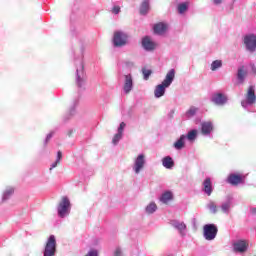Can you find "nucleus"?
Returning <instances> with one entry per match:
<instances>
[{"label": "nucleus", "mask_w": 256, "mask_h": 256, "mask_svg": "<svg viewBox=\"0 0 256 256\" xmlns=\"http://www.w3.org/2000/svg\"><path fill=\"white\" fill-rule=\"evenodd\" d=\"M75 65H76V78H75L76 85L80 90H85L87 86V74L85 72V64H84L83 56H80L79 58L75 59Z\"/></svg>", "instance_id": "obj_1"}, {"label": "nucleus", "mask_w": 256, "mask_h": 256, "mask_svg": "<svg viewBox=\"0 0 256 256\" xmlns=\"http://www.w3.org/2000/svg\"><path fill=\"white\" fill-rule=\"evenodd\" d=\"M176 76V70L175 68H171L168 70L164 80L161 82V84H157L154 90V96L155 98H161V96L165 95L166 89L171 86V84L174 82Z\"/></svg>", "instance_id": "obj_2"}, {"label": "nucleus", "mask_w": 256, "mask_h": 256, "mask_svg": "<svg viewBox=\"0 0 256 256\" xmlns=\"http://www.w3.org/2000/svg\"><path fill=\"white\" fill-rule=\"evenodd\" d=\"M71 207L72 205L69 197L63 196L61 198V201H59L58 203V207H57L58 216L61 218L68 217V215H70L71 213Z\"/></svg>", "instance_id": "obj_3"}, {"label": "nucleus", "mask_w": 256, "mask_h": 256, "mask_svg": "<svg viewBox=\"0 0 256 256\" xmlns=\"http://www.w3.org/2000/svg\"><path fill=\"white\" fill-rule=\"evenodd\" d=\"M57 253V240L55 235H50L44 246L43 256H55Z\"/></svg>", "instance_id": "obj_4"}, {"label": "nucleus", "mask_w": 256, "mask_h": 256, "mask_svg": "<svg viewBox=\"0 0 256 256\" xmlns=\"http://www.w3.org/2000/svg\"><path fill=\"white\" fill-rule=\"evenodd\" d=\"M255 103H256V88L255 86L251 85L247 89L244 100L241 101V106L243 108H248V106H252Z\"/></svg>", "instance_id": "obj_5"}, {"label": "nucleus", "mask_w": 256, "mask_h": 256, "mask_svg": "<svg viewBox=\"0 0 256 256\" xmlns=\"http://www.w3.org/2000/svg\"><path fill=\"white\" fill-rule=\"evenodd\" d=\"M243 45L248 53H256V34L247 33L244 35Z\"/></svg>", "instance_id": "obj_6"}, {"label": "nucleus", "mask_w": 256, "mask_h": 256, "mask_svg": "<svg viewBox=\"0 0 256 256\" xmlns=\"http://www.w3.org/2000/svg\"><path fill=\"white\" fill-rule=\"evenodd\" d=\"M147 160L145 154H138L136 158H134V162L132 165V170L135 174H140L142 170H144L146 166Z\"/></svg>", "instance_id": "obj_7"}, {"label": "nucleus", "mask_w": 256, "mask_h": 256, "mask_svg": "<svg viewBox=\"0 0 256 256\" xmlns=\"http://www.w3.org/2000/svg\"><path fill=\"white\" fill-rule=\"evenodd\" d=\"M218 233V227L215 223H207L204 225V237L207 241H213Z\"/></svg>", "instance_id": "obj_8"}, {"label": "nucleus", "mask_w": 256, "mask_h": 256, "mask_svg": "<svg viewBox=\"0 0 256 256\" xmlns=\"http://www.w3.org/2000/svg\"><path fill=\"white\" fill-rule=\"evenodd\" d=\"M128 39L129 37L127 33H124L123 31H116L113 39L114 47H125L128 43Z\"/></svg>", "instance_id": "obj_9"}, {"label": "nucleus", "mask_w": 256, "mask_h": 256, "mask_svg": "<svg viewBox=\"0 0 256 256\" xmlns=\"http://www.w3.org/2000/svg\"><path fill=\"white\" fill-rule=\"evenodd\" d=\"M170 225H172L174 229H177L182 237L186 235L187 225L184 223V221H180L179 219H171Z\"/></svg>", "instance_id": "obj_10"}, {"label": "nucleus", "mask_w": 256, "mask_h": 256, "mask_svg": "<svg viewBox=\"0 0 256 256\" xmlns=\"http://www.w3.org/2000/svg\"><path fill=\"white\" fill-rule=\"evenodd\" d=\"M134 88L133 76L132 74H125L124 75V94H129Z\"/></svg>", "instance_id": "obj_11"}, {"label": "nucleus", "mask_w": 256, "mask_h": 256, "mask_svg": "<svg viewBox=\"0 0 256 256\" xmlns=\"http://www.w3.org/2000/svg\"><path fill=\"white\" fill-rule=\"evenodd\" d=\"M233 249L236 252L244 253L248 249V243L243 239H237L233 242Z\"/></svg>", "instance_id": "obj_12"}, {"label": "nucleus", "mask_w": 256, "mask_h": 256, "mask_svg": "<svg viewBox=\"0 0 256 256\" xmlns=\"http://www.w3.org/2000/svg\"><path fill=\"white\" fill-rule=\"evenodd\" d=\"M227 100H228L227 96L222 92H217L212 96V102H214V104H217L218 106H223L224 104L227 103Z\"/></svg>", "instance_id": "obj_13"}, {"label": "nucleus", "mask_w": 256, "mask_h": 256, "mask_svg": "<svg viewBox=\"0 0 256 256\" xmlns=\"http://www.w3.org/2000/svg\"><path fill=\"white\" fill-rule=\"evenodd\" d=\"M125 127H126L125 122H121L118 127V132L114 135V138H112V144H114V146H117L120 140H122Z\"/></svg>", "instance_id": "obj_14"}, {"label": "nucleus", "mask_w": 256, "mask_h": 256, "mask_svg": "<svg viewBox=\"0 0 256 256\" xmlns=\"http://www.w3.org/2000/svg\"><path fill=\"white\" fill-rule=\"evenodd\" d=\"M246 76H248V68L244 65L239 66L237 69V80L239 84H244Z\"/></svg>", "instance_id": "obj_15"}, {"label": "nucleus", "mask_w": 256, "mask_h": 256, "mask_svg": "<svg viewBox=\"0 0 256 256\" xmlns=\"http://www.w3.org/2000/svg\"><path fill=\"white\" fill-rule=\"evenodd\" d=\"M142 48L145 51H155L156 49V44L155 42H153V40L151 39V37H144L142 39Z\"/></svg>", "instance_id": "obj_16"}, {"label": "nucleus", "mask_w": 256, "mask_h": 256, "mask_svg": "<svg viewBox=\"0 0 256 256\" xmlns=\"http://www.w3.org/2000/svg\"><path fill=\"white\" fill-rule=\"evenodd\" d=\"M213 123L212 122H202L201 131L203 136H209L213 132Z\"/></svg>", "instance_id": "obj_17"}, {"label": "nucleus", "mask_w": 256, "mask_h": 256, "mask_svg": "<svg viewBox=\"0 0 256 256\" xmlns=\"http://www.w3.org/2000/svg\"><path fill=\"white\" fill-rule=\"evenodd\" d=\"M162 166L167 170H172L175 166V162L171 156H165L162 158Z\"/></svg>", "instance_id": "obj_18"}, {"label": "nucleus", "mask_w": 256, "mask_h": 256, "mask_svg": "<svg viewBox=\"0 0 256 256\" xmlns=\"http://www.w3.org/2000/svg\"><path fill=\"white\" fill-rule=\"evenodd\" d=\"M187 140V136L185 134H182L176 142H174L173 146L175 150H182V148H185V141Z\"/></svg>", "instance_id": "obj_19"}, {"label": "nucleus", "mask_w": 256, "mask_h": 256, "mask_svg": "<svg viewBox=\"0 0 256 256\" xmlns=\"http://www.w3.org/2000/svg\"><path fill=\"white\" fill-rule=\"evenodd\" d=\"M243 178L239 174H230L228 177V183L232 185L242 184Z\"/></svg>", "instance_id": "obj_20"}, {"label": "nucleus", "mask_w": 256, "mask_h": 256, "mask_svg": "<svg viewBox=\"0 0 256 256\" xmlns=\"http://www.w3.org/2000/svg\"><path fill=\"white\" fill-rule=\"evenodd\" d=\"M202 190L206 195H211L213 191L211 178H206V180H204Z\"/></svg>", "instance_id": "obj_21"}, {"label": "nucleus", "mask_w": 256, "mask_h": 256, "mask_svg": "<svg viewBox=\"0 0 256 256\" xmlns=\"http://www.w3.org/2000/svg\"><path fill=\"white\" fill-rule=\"evenodd\" d=\"M167 31V25L165 23H158L154 25V33L157 35H164Z\"/></svg>", "instance_id": "obj_22"}, {"label": "nucleus", "mask_w": 256, "mask_h": 256, "mask_svg": "<svg viewBox=\"0 0 256 256\" xmlns=\"http://www.w3.org/2000/svg\"><path fill=\"white\" fill-rule=\"evenodd\" d=\"M232 203H233V200L231 199V197H228V199H226V201L222 202L221 209H222L223 213H229Z\"/></svg>", "instance_id": "obj_23"}, {"label": "nucleus", "mask_w": 256, "mask_h": 256, "mask_svg": "<svg viewBox=\"0 0 256 256\" xmlns=\"http://www.w3.org/2000/svg\"><path fill=\"white\" fill-rule=\"evenodd\" d=\"M13 193H15L14 188H11V186H8L6 190H4L3 195H2V201H7L12 197Z\"/></svg>", "instance_id": "obj_24"}, {"label": "nucleus", "mask_w": 256, "mask_h": 256, "mask_svg": "<svg viewBox=\"0 0 256 256\" xmlns=\"http://www.w3.org/2000/svg\"><path fill=\"white\" fill-rule=\"evenodd\" d=\"M198 137V130L194 129V130H190V132H188L186 138L188 140V142L193 143L195 142V140H197Z\"/></svg>", "instance_id": "obj_25"}, {"label": "nucleus", "mask_w": 256, "mask_h": 256, "mask_svg": "<svg viewBox=\"0 0 256 256\" xmlns=\"http://www.w3.org/2000/svg\"><path fill=\"white\" fill-rule=\"evenodd\" d=\"M149 9H150L149 0L143 1V3L141 4V7H140L141 15H147V13H149Z\"/></svg>", "instance_id": "obj_26"}, {"label": "nucleus", "mask_w": 256, "mask_h": 256, "mask_svg": "<svg viewBox=\"0 0 256 256\" xmlns=\"http://www.w3.org/2000/svg\"><path fill=\"white\" fill-rule=\"evenodd\" d=\"M145 211L149 214L155 213V211H157V203H155V201H151L146 205Z\"/></svg>", "instance_id": "obj_27"}, {"label": "nucleus", "mask_w": 256, "mask_h": 256, "mask_svg": "<svg viewBox=\"0 0 256 256\" xmlns=\"http://www.w3.org/2000/svg\"><path fill=\"white\" fill-rule=\"evenodd\" d=\"M171 199H173L172 192H164V194H162V196L160 197V201H162L163 203H168L169 201H171Z\"/></svg>", "instance_id": "obj_28"}, {"label": "nucleus", "mask_w": 256, "mask_h": 256, "mask_svg": "<svg viewBox=\"0 0 256 256\" xmlns=\"http://www.w3.org/2000/svg\"><path fill=\"white\" fill-rule=\"evenodd\" d=\"M197 110L198 108H196V106H190V108L185 113L186 118H193V116L197 114Z\"/></svg>", "instance_id": "obj_29"}, {"label": "nucleus", "mask_w": 256, "mask_h": 256, "mask_svg": "<svg viewBox=\"0 0 256 256\" xmlns=\"http://www.w3.org/2000/svg\"><path fill=\"white\" fill-rule=\"evenodd\" d=\"M177 9H178V13L182 15L183 13H186V11H188L189 3H179Z\"/></svg>", "instance_id": "obj_30"}, {"label": "nucleus", "mask_w": 256, "mask_h": 256, "mask_svg": "<svg viewBox=\"0 0 256 256\" xmlns=\"http://www.w3.org/2000/svg\"><path fill=\"white\" fill-rule=\"evenodd\" d=\"M223 66L222 60H213L211 64V70H217Z\"/></svg>", "instance_id": "obj_31"}, {"label": "nucleus", "mask_w": 256, "mask_h": 256, "mask_svg": "<svg viewBox=\"0 0 256 256\" xmlns=\"http://www.w3.org/2000/svg\"><path fill=\"white\" fill-rule=\"evenodd\" d=\"M207 207L210 209L211 213H217L218 211L215 201H209L207 203Z\"/></svg>", "instance_id": "obj_32"}, {"label": "nucleus", "mask_w": 256, "mask_h": 256, "mask_svg": "<svg viewBox=\"0 0 256 256\" xmlns=\"http://www.w3.org/2000/svg\"><path fill=\"white\" fill-rule=\"evenodd\" d=\"M152 72H153V70H151L150 68H142L144 80H148L150 78Z\"/></svg>", "instance_id": "obj_33"}, {"label": "nucleus", "mask_w": 256, "mask_h": 256, "mask_svg": "<svg viewBox=\"0 0 256 256\" xmlns=\"http://www.w3.org/2000/svg\"><path fill=\"white\" fill-rule=\"evenodd\" d=\"M54 134H55L54 130H52V132L47 134L46 139L44 140V145L45 146L48 144V142H50V140H51V138H53Z\"/></svg>", "instance_id": "obj_34"}, {"label": "nucleus", "mask_w": 256, "mask_h": 256, "mask_svg": "<svg viewBox=\"0 0 256 256\" xmlns=\"http://www.w3.org/2000/svg\"><path fill=\"white\" fill-rule=\"evenodd\" d=\"M85 256H99L96 249H91Z\"/></svg>", "instance_id": "obj_35"}, {"label": "nucleus", "mask_w": 256, "mask_h": 256, "mask_svg": "<svg viewBox=\"0 0 256 256\" xmlns=\"http://www.w3.org/2000/svg\"><path fill=\"white\" fill-rule=\"evenodd\" d=\"M62 156H63V154H62L61 150H59V151L57 152V159H56V161H57V166H58V164H60V162H61V160H62Z\"/></svg>", "instance_id": "obj_36"}, {"label": "nucleus", "mask_w": 256, "mask_h": 256, "mask_svg": "<svg viewBox=\"0 0 256 256\" xmlns=\"http://www.w3.org/2000/svg\"><path fill=\"white\" fill-rule=\"evenodd\" d=\"M114 256H122V250L120 249V247H116L114 251Z\"/></svg>", "instance_id": "obj_37"}, {"label": "nucleus", "mask_w": 256, "mask_h": 256, "mask_svg": "<svg viewBox=\"0 0 256 256\" xmlns=\"http://www.w3.org/2000/svg\"><path fill=\"white\" fill-rule=\"evenodd\" d=\"M121 9L120 7L118 6H114L113 9H112V12L115 14V15H118L120 13Z\"/></svg>", "instance_id": "obj_38"}, {"label": "nucleus", "mask_w": 256, "mask_h": 256, "mask_svg": "<svg viewBox=\"0 0 256 256\" xmlns=\"http://www.w3.org/2000/svg\"><path fill=\"white\" fill-rule=\"evenodd\" d=\"M76 104H77V102H75V103L73 104V106L70 108V115L75 114V112H76Z\"/></svg>", "instance_id": "obj_39"}, {"label": "nucleus", "mask_w": 256, "mask_h": 256, "mask_svg": "<svg viewBox=\"0 0 256 256\" xmlns=\"http://www.w3.org/2000/svg\"><path fill=\"white\" fill-rule=\"evenodd\" d=\"M251 74H254V76H256V66H255V64H251Z\"/></svg>", "instance_id": "obj_40"}, {"label": "nucleus", "mask_w": 256, "mask_h": 256, "mask_svg": "<svg viewBox=\"0 0 256 256\" xmlns=\"http://www.w3.org/2000/svg\"><path fill=\"white\" fill-rule=\"evenodd\" d=\"M58 166V163H57V160L56 162H54L51 166H50V170H53L54 168H57Z\"/></svg>", "instance_id": "obj_41"}, {"label": "nucleus", "mask_w": 256, "mask_h": 256, "mask_svg": "<svg viewBox=\"0 0 256 256\" xmlns=\"http://www.w3.org/2000/svg\"><path fill=\"white\" fill-rule=\"evenodd\" d=\"M215 5H220L221 3H223V0H213Z\"/></svg>", "instance_id": "obj_42"}, {"label": "nucleus", "mask_w": 256, "mask_h": 256, "mask_svg": "<svg viewBox=\"0 0 256 256\" xmlns=\"http://www.w3.org/2000/svg\"><path fill=\"white\" fill-rule=\"evenodd\" d=\"M73 132H74L73 129L69 130V131H68V136H72Z\"/></svg>", "instance_id": "obj_43"}, {"label": "nucleus", "mask_w": 256, "mask_h": 256, "mask_svg": "<svg viewBox=\"0 0 256 256\" xmlns=\"http://www.w3.org/2000/svg\"><path fill=\"white\" fill-rule=\"evenodd\" d=\"M252 211H256V208H255V209H252Z\"/></svg>", "instance_id": "obj_44"}]
</instances>
